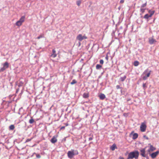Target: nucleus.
<instances>
[{
  "label": "nucleus",
  "instance_id": "nucleus-1",
  "mask_svg": "<svg viewBox=\"0 0 159 159\" xmlns=\"http://www.w3.org/2000/svg\"><path fill=\"white\" fill-rule=\"evenodd\" d=\"M139 155V152L137 151H135L130 152L129 154L128 157H129V159L135 158V159H138Z\"/></svg>",
  "mask_w": 159,
  "mask_h": 159
},
{
  "label": "nucleus",
  "instance_id": "nucleus-2",
  "mask_svg": "<svg viewBox=\"0 0 159 159\" xmlns=\"http://www.w3.org/2000/svg\"><path fill=\"white\" fill-rule=\"evenodd\" d=\"M78 152L76 150L71 149V151H68L67 153V156L69 158H72L73 157L74 155H78Z\"/></svg>",
  "mask_w": 159,
  "mask_h": 159
},
{
  "label": "nucleus",
  "instance_id": "nucleus-3",
  "mask_svg": "<svg viewBox=\"0 0 159 159\" xmlns=\"http://www.w3.org/2000/svg\"><path fill=\"white\" fill-rule=\"evenodd\" d=\"M148 72V69H147L144 71L141 75L142 77L144 80H146L150 76L151 71H150L149 72L147 73Z\"/></svg>",
  "mask_w": 159,
  "mask_h": 159
},
{
  "label": "nucleus",
  "instance_id": "nucleus-4",
  "mask_svg": "<svg viewBox=\"0 0 159 159\" xmlns=\"http://www.w3.org/2000/svg\"><path fill=\"white\" fill-rule=\"evenodd\" d=\"M87 37L84 34L83 36L81 34H79L76 37V40L80 42H81L83 40L87 39Z\"/></svg>",
  "mask_w": 159,
  "mask_h": 159
},
{
  "label": "nucleus",
  "instance_id": "nucleus-5",
  "mask_svg": "<svg viewBox=\"0 0 159 159\" xmlns=\"http://www.w3.org/2000/svg\"><path fill=\"white\" fill-rule=\"evenodd\" d=\"M146 127L147 126L145 123H142L140 126V129L141 131L142 132L145 131Z\"/></svg>",
  "mask_w": 159,
  "mask_h": 159
},
{
  "label": "nucleus",
  "instance_id": "nucleus-6",
  "mask_svg": "<svg viewBox=\"0 0 159 159\" xmlns=\"http://www.w3.org/2000/svg\"><path fill=\"white\" fill-rule=\"evenodd\" d=\"M157 41L152 38H150L149 39V43L151 44L155 43Z\"/></svg>",
  "mask_w": 159,
  "mask_h": 159
},
{
  "label": "nucleus",
  "instance_id": "nucleus-7",
  "mask_svg": "<svg viewBox=\"0 0 159 159\" xmlns=\"http://www.w3.org/2000/svg\"><path fill=\"white\" fill-rule=\"evenodd\" d=\"M57 56V54L56 53V51L54 49L52 50V53L50 56V57L52 58H55Z\"/></svg>",
  "mask_w": 159,
  "mask_h": 159
},
{
  "label": "nucleus",
  "instance_id": "nucleus-8",
  "mask_svg": "<svg viewBox=\"0 0 159 159\" xmlns=\"http://www.w3.org/2000/svg\"><path fill=\"white\" fill-rule=\"evenodd\" d=\"M159 153V151H157L151 154V156L152 158H155Z\"/></svg>",
  "mask_w": 159,
  "mask_h": 159
},
{
  "label": "nucleus",
  "instance_id": "nucleus-9",
  "mask_svg": "<svg viewBox=\"0 0 159 159\" xmlns=\"http://www.w3.org/2000/svg\"><path fill=\"white\" fill-rule=\"evenodd\" d=\"M141 155L143 157H145L146 156L145 155V148H143L140 150Z\"/></svg>",
  "mask_w": 159,
  "mask_h": 159
},
{
  "label": "nucleus",
  "instance_id": "nucleus-10",
  "mask_svg": "<svg viewBox=\"0 0 159 159\" xmlns=\"http://www.w3.org/2000/svg\"><path fill=\"white\" fill-rule=\"evenodd\" d=\"M57 141V137L54 136L51 140V142L52 143H56Z\"/></svg>",
  "mask_w": 159,
  "mask_h": 159
},
{
  "label": "nucleus",
  "instance_id": "nucleus-11",
  "mask_svg": "<svg viewBox=\"0 0 159 159\" xmlns=\"http://www.w3.org/2000/svg\"><path fill=\"white\" fill-rule=\"evenodd\" d=\"M156 149L155 148L153 147L152 145H151L150 146V147L149 149L148 150V151L149 152H152L154 150H155Z\"/></svg>",
  "mask_w": 159,
  "mask_h": 159
},
{
  "label": "nucleus",
  "instance_id": "nucleus-12",
  "mask_svg": "<svg viewBox=\"0 0 159 159\" xmlns=\"http://www.w3.org/2000/svg\"><path fill=\"white\" fill-rule=\"evenodd\" d=\"M25 16H22L19 20L20 22L22 24L25 21Z\"/></svg>",
  "mask_w": 159,
  "mask_h": 159
},
{
  "label": "nucleus",
  "instance_id": "nucleus-13",
  "mask_svg": "<svg viewBox=\"0 0 159 159\" xmlns=\"http://www.w3.org/2000/svg\"><path fill=\"white\" fill-rule=\"evenodd\" d=\"M83 97L84 98H87L89 97V94L88 93H84L83 95Z\"/></svg>",
  "mask_w": 159,
  "mask_h": 159
},
{
  "label": "nucleus",
  "instance_id": "nucleus-14",
  "mask_svg": "<svg viewBox=\"0 0 159 159\" xmlns=\"http://www.w3.org/2000/svg\"><path fill=\"white\" fill-rule=\"evenodd\" d=\"M99 97L100 98L101 100L104 99L106 97L105 95L103 94H101Z\"/></svg>",
  "mask_w": 159,
  "mask_h": 159
},
{
  "label": "nucleus",
  "instance_id": "nucleus-15",
  "mask_svg": "<svg viewBox=\"0 0 159 159\" xmlns=\"http://www.w3.org/2000/svg\"><path fill=\"white\" fill-rule=\"evenodd\" d=\"M138 134L135 133L133 134L132 138L134 139H135L138 138Z\"/></svg>",
  "mask_w": 159,
  "mask_h": 159
},
{
  "label": "nucleus",
  "instance_id": "nucleus-16",
  "mask_svg": "<svg viewBox=\"0 0 159 159\" xmlns=\"http://www.w3.org/2000/svg\"><path fill=\"white\" fill-rule=\"evenodd\" d=\"M110 148L112 150L114 151L115 150V148H117V147H116V144H113L111 146V147H110Z\"/></svg>",
  "mask_w": 159,
  "mask_h": 159
},
{
  "label": "nucleus",
  "instance_id": "nucleus-17",
  "mask_svg": "<svg viewBox=\"0 0 159 159\" xmlns=\"http://www.w3.org/2000/svg\"><path fill=\"white\" fill-rule=\"evenodd\" d=\"M3 66L7 68L8 67L9 64L7 62H6L3 65Z\"/></svg>",
  "mask_w": 159,
  "mask_h": 159
},
{
  "label": "nucleus",
  "instance_id": "nucleus-18",
  "mask_svg": "<svg viewBox=\"0 0 159 159\" xmlns=\"http://www.w3.org/2000/svg\"><path fill=\"white\" fill-rule=\"evenodd\" d=\"M22 25V24L19 20L17 21L16 23V25L18 26H20Z\"/></svg>",
  "mask_w": 159,
  "mask_h": 159
},
{
  "label": "nucleus",
  "instance_id": "nucleus-19",
  "mask_svg": "<svg viewBox=\"0 0 159 159\" xmlns=\"http://www.w3.org/2000/svg\"><path fill=\"white\" fill-rule=\"evenodd\" d=\"M148 12L150 14L149 15L150 16H152V15L154 14V13L155 12V11H152L151 10H149L148 11Z\"/></svg>",
  "mask_w": 159,
  "mask_h": 159
},
{
  "label": "nucleus",
  "instance_id": "nucleus-20",
  "mask_svg": "<svg viewBox=\"0 0 159 159\" xmlns=\"http://www.w3.org/2000/svg\"><path fill=\"white\" fill-rule=\"evenodd\" d=\"M9 129L10 130H13L15 129V126L14 125H12L9 126Z\"/></svg>",
  "mask_w": 159,
  "mask_h": 159
},
{
  "label": "nucleus",
  "instance_id": "nucleus-21",
  "mask_svg": "<svg viewBox=\"0 0 159 159\" xmlns=\"http://www.w3.org/2000/svg\"><path fill=\"white\" fill-rule=\"evenodd\" d=\"M126 77L125 75H124V76L123 77H121L120 78V80L121 81H124L125 79H126Z\"/></svg>",
  "mask_w": 159,
  "mask_h": 159
},
{
  "label": "nucleus",
  "instance_id": "nucleus-22",
  "mask_svg": "<svg viewBox=\"0 0 159 159\" xmlns=\"http://www.w3.org/2000/svg\"><path fill=\"white\" fill-rule=\"evenodd\" d=\"M102 67V66L99 64H97L96 66V69L97 70L100 69Z\"/></svg>",
  "mask_w": 159,
  "mask_h": 159
},
{
  "label": "nucleus",
  "instance_id": "nucleus-23",
  "mask_svg": "<svg viewBox=\"0 0 159 159\" xmlns=\"http://www.w3.org/2000/svg\"><path fill=\"white\" fill-rule=\"evenodd\" d=\"M34 122V119L31 118L30 120H29V123H30V124H32Z\"/></svg>",
  "mask_w": 159,
  "mask_h": 159
},
{
  "label": "nucleus",
  "instance_id": "nucleus-24",
  "mask_svg": "<svg viewBox=\"0 0 159 159\" xmlns=\"http://www.w3.org/2000/svg\"><path fill=\"white\" fill-rule=\"evenodd\" d=\"M139 64V61H135L134 62V65L135 66H137Z\"/></svg>",
  "mask_w": 159,
  "mask_h": 159
},
{
  "label": "nucleus",
  "instance_id": "nucleus-25",
  "mask_svg": "<svg viewBox=\"0 0 159 159\" xmlns=\"http://www.w3.org/2000/svg\"><path fill=\"white\" fill-rule=\"evenodd\" d=\"M151 16H150V15L147 14H146L144 17V18L145 19H148L149 17H151Z\"/></svg>",
  "mask_w": 159,
  "mask_h": 159
},
{
  "label": "nucleus",
  "instance_id": "nucleus-26",
  "mask_svg": "<svg viewBox=\"0 0 159 159\" xmlns=\"http://www.w3.org/2000/svg\"><path fill=\"white\" fill-rule=\"evenodd\" d=\"M77 83V81L75 80H72V81L71 82L70 84L71 85H73Z\"/></svg>",
  "mask_w": 159,
  "mask_h": 159
},
{
  "label": "nucleus",
  "instance_id": "nucleus-27",
  "mask_svg": "<svg viewBox=\"0 0 159 159\" xmlns=\"http://www.w3.org/2000/svg\"><path fill=\"white\" fill-rule=\"evenodd\" d=\"M23 82L22 81L20 80V82L18 84V86H19V87L23 85Z\"/></svg>",
  "mask_w": 159,
  "mask_h": 159
},
{
  "label": "nucleus",
  "instance_id": "nucleus-28",
  "mask_svg": "<svg viewBox=\"0 0 159 159\" xmlns=\"http://www.w3.org/2000/svg\"><path fill=\"white\" fill-rule=\"evenodd\" d=\"M44 37V35L43 34H41L37 38V39H39L41 38H43Z\"/></svg>",
  "mask_w": 159,
  "mask_h": 159
},
{
  "label": "nucleus",
  "instance_id": "nucleus-29",
  "mask_svg": "<svg viewBox=\"0 0 159 159\" xmlns=\"http://www.w3.org/2000/svg\"><path fill=\"white\" fill-rule=\"evenodd\" d=\"M6 68L3 67H2V68H1V69L0 70V71H4Z\"/></svg>",
  "mask_w": 159,
  "mask_h": 159
},
{
  "label": "nucleus",
  "instance_id": "nucleus-30",
  "mask_svg": "<svg viewBox=\"0 0 159 159\" xmlns=\"http://www.w3.org/2000/svg\"><path fill=\"white\" fill-rule=\"evenodd\" d=\"M143 89L144 90H145V89L147 88V86H146V84L143 83Z\"/></svg>",
  "mask_w": 159,
  "mask_h": 159
},
{
  "label": "nucleus",
  "instance_id": "nucleus-31",
  "mask_svg": "<svg viewBox=\"0 0 159 159\" xmlns=\"http://www.w3.org/2000/svg\"><path fill=\"white\" fill-rule=\"evenodd\" d=\"M146 5H147V2H146L145 3L143 4V5H142L141 6V8H143V7H146Z\"/></svg>",
  "mask_w": 159,
  "mask_h": 159
},
{
  "label": "nucleus",
  "instance_id": "nucleus-32",
  "mask_svg": "<svg viewBox=\"0 0 159 159\" xmlns=\"http://www.w3.org/2000/svg\"><path fill=\"white\" fill-rule=\"evenodd\" d=\"M145 9L142 8H141L140 9V11L142 13H143L145 11Z\"/></svg>",
  "mask_w": 159,
  "mask_h": 159
},
{
  "label": "nucleus",
  "instance_id": "nucleus-33",
  "mask_svg": "<svg viewBox=\"0 0 159 159\" xmlns=\"http://www.w3.org/2000/svg\"><path fill=\"white\" fill-rule=\"evenodd\" d=\"M81 3V2L80 1H77V4L78 6H80Z\"/></svg>",
  "mask_w": 159,
  "mask_h": 159
},
{
  "label": "nucleus",
  "instance_id": "nucleus-34",
  "mask_svg": "<svg viewBox=\"0 0 159 159\" xmlns=\"http://www.w3.org/2000/svg\"><path fill=\"white\" fill-rule=\"evenodd\" d=\"M104 63L103 60L102 59H101L100 61V63L101 64H102Z\"/></svg>",
  "mask_w": 159,
  "mask_h": 159
},
{
  "label": "nucleus",
  "instance_id": "nucleus-35",
  "mask_svg": "<svg viewBox=\"0 0 159 159\" xmlns=\"http://www.w3.org/2000/svg\"><path fill=\"white\" fill-rule=\"evenodd\" d=\"M36 157L38 158H40L41 157V156L39 154H36Z\"/></svg>",
  "mask_w": 159,
  "mask_h": 159
},
{
  "label": "nucleus",
  "instance_id": "nucleus-36",
  "mask_svg": "<svg viewBox=\"0 0 159 159\" xmlns=\"http://www.w3.org/2000/svg\"><path fill=\"white\" fill-rule=\"evenodd\" d=\"M116 88L117 89H119L121 88L120 87V86L119 85H117L116 86Z\"/></svg>",
  "mask_w": 159,
  "mask_h": 159
},
{
  "label": "nucleus",
  "instance_id": "nucleus-37",
  "mask_svg": "<svg viewBox=\"0 0 159 159\" xmlns=\"http://www.w3.org/2000/svg\"><path fill=\"white\" fill-rule=\"evenodd\" d=\"M143 137L144 138H145L146 139H147V140H148L149 139L148 138V137H147L146 135H144L143 136Z\"/></svg>",
  "mask_w": 159,
  "mask_h": 159
},
{
  "label": "nucleus",
  "instance_id": "nucleus-38",
  "mask_svg": "<svg viewBox=\"0 0 159 159\" xmlns=\"http://www.w3.org/2000/svg\"><path fill=\"white\" fill-rule=\"evenodd\" d=\"M93 138L92 137H91L89 138V141H91V140H93Z\"/></svg>",
  "mask_w": 159,
  "mask_h": 159
},
{
  "label": "nucleus",
  "instance_id": "nucleus-39",
  "mask_svg": "<svg viewBox=\"0 0 159 159\" xmlns=\"http://www.w3.org/2000/svg\"><path fill=\"white\" fill-rule=\"evenodd\" d=\"M31 139H27L26 141V142H29L30 141H31Z\"/></svg>",
  "mask_w": 159,
  "mask_h": 159
},
{
  "label": "nucleus",
  "instance_id": "nucleus-40",
  "mask_svg": "<svg viewBox=\"0 0 159 159\" xmlns=\"http://www.w3.org/2000/svg\"><path fill=\"white\" fill-rule=\"evenodd\" d=\"M105 59L107 60L108 61V56L107 55L106 57H105Z\"/></svg>",
  "mask_w": 159,
  "mask_h": 159
},
{
  "label": "nucleus",
  "instance_id": "nucleus-41",
  "mask_svg": "<svg viewBox=\"0 0 159 159\" xmlns=\"http://www.w3.org/2000/svg\"><path fill=\"white\" fill-rule=\"evenodd\" d=\"M124 2V0H121L120 1V3H123Z\"/></svg>",
  "mask_w": 159,
  "mask_h": 159
},
{
  "label": "nucleus",
  "instance_id": "nucleus-42",
  "mask_svg": "<svg viewBox=\"0 0 159 159\" xmlns=\"http://www.w3.org/2000/svg\"><path fill=\"white\" fill-rule=\"evenodd\" d=\"M65 126H62V127H61V128L60 129H65Z\"/></svg>",
  "mask_w": 159,
  "mask_h": 159
},
{
  "label": "nucleus",
  "instance_id": "nucleus-43",
  "mask_svg": "<svg viewBox=\"0 0 159 159\" xmlns=\"http://www.w3.org/2000/svg\"><path fill=\"white\" fill-rule=\"evenodd\" d=\"M119 159H124L123 157H120L119 158Z\"/></svg>",
  "mask_w": 159,
  "mask_h": 159
},
{
  "label": "nucleus",
  "instance_id": "nucleus-44",
  "mask_svg": "<svg viewBox=\"0 0 159 159\" xmlns=\"http://www.w3.org/2000/svg\"><path fill=\"white\" fill-rule=\"evenodd\" d=\"M127 159H131V158H129V157H128Z\"/></svg>",
  "mask_w": 159,
  "mask_h": 159
},
{
  "label": "nucleus",
  "instance_id": "nucleus-45",
  "mask_svg": "<svg viewBox=\"0 0 159 159\" xmlns=\"http://www.w3.org/2000/svg\"><path fill=\"white\" fill-rule=\"evenodd\" d=\"M18 91V89H17V91H16V92H17Z\"/></svg>",
  "mask_w": 159,
  "mask_h": 159
}]
</instances>
